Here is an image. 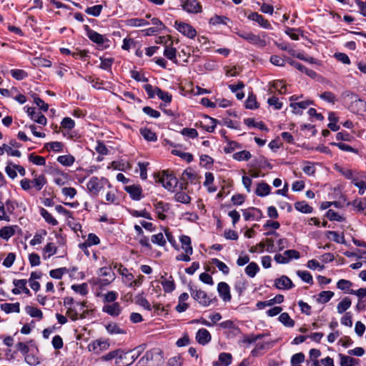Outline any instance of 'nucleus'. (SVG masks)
I'll return each mask as SVG.
<instances>
[{"mask_svg": "<svg viewBox=\"0 0 366 366\" xmlns=\"http://www.w3.org/2000/svg\"><path fill=\"white\" fill-rule=\"evenodd\" d=\"M105 187L112 188L109 180L105 177H92L87 184L86 189L89 193L92 196H98L102 190Z\"/></svg>", "mask_w": 366, "mask_h": 366, "instance_id": "1", "label": "nucleus"}, {"mask_svg": "<svg viewBox=\"0 0 366 366\" xmlns=\"http://www.w3.org/2000/svg\"><path fill=\"white\" fill-rule=\"evenodd\" d=\"M92 311L89 308L86 302H76L74 306L69 307L66 310V315L73 321H76L79 319H84Z\"/></svg>", "mask_w": 366, "mask_h": 366, "instance_id": "2", "label": "nucleus"}, {"mask_svg": "<svg viewBox=\"0 0 366 366\" xmlns=\"http://www.w3.org/2000/svg\"><path fill=\"white\" fill-rule=\"evenodd\" d=\"M156 181L161 183L168 191L174 192L177 186L178 180L172 172L162 171L156 176Z\"/></svg>", "mask_w": 366, "mask_h": 366, "instance_id": "3", "label": "nucleus"}, {"mask_svg": "<svg viewBox=\"0 0 366 366\" xmlns=\"http://www.w3.org/2000/svg\"><path fill=\"white\" fill-rule=\"evenodd\" d=\"M237 35L247 41L249 43L256 46L258 48H263L267 45V41L264 34L262 38L259 35H256L252 32H237Z\"/></svg>", "mask_w": 366, "mask_h": 366, "instance_id": "4", "label": "nucleus"}, {"mask_svg": "<svg viewBox=\"0 0 366 366\" xmlns=\"http://www.w3.org/2000/svg\"><path fill=\"white\" fill-rule=\"evenodd\" d=\"M130 353H132V352H124L123 350L118 349L103 355L101 357L100 360L102 361H110L112 360H115V363L117 365L124 366V363L122 362V360L126 359Z\"/></svg>", "mask_w": 366, "mask_h": 366, "instance_id": "5", "label": "nucleus"}, {"mask_svg": "<svg viewBox=\"0 0 366 366\" xmlns=\"http://www.w3.org/2000/svg\"><path fill=\"white\" fill-rule=\"evenodd\" d=\"M190 293L193 299L203 307H208L212 302V300L207 294L202 290H194L191 288Z\"/></svg>", "mask_w": 366, "mask_h": 366, "instance_id": "6", "label": "nucleus"}, {"mask_svg": "<svg viewBox=\"0 0 366 366\" xmlns=\"http://www.w3.org/2000/svg\"><path fill=\"white\" fill-rule=\"evenodd\" d=\"M174 26L178 31L188 38L194 39L197 35L195 29L187 23L176 21Z\"/></svg>", "mask_w": 366, "mask_h": 366, "instance_id": "7", "label": "nucleus"}, {"mask_svg": "<svg viewBox=\"0 0 366 366\" xmlns=\"http://www.w3.org/2000/svg\"><path fill=\"white\" fill-rule=\"evenodd\" d=\"M182 7L184 11L191 14H197L202 11V6L197 0H182Z\"/></svg>", "mask_w": 366, "mask_h": 366, "instance_id": "8", "label": "nucleus"}, {"mask_svg": "<svg viewBox=\"0 0 366 366\" xmlns=\"http://www.w3.org/2000/svg\"><path fill=\"white\" fill-rule=\"evenodd\" d=\"M102 312L111 317H117L122 313V307L119 302L104 304L102 307Z\"/></svg>", "mask_w": 366, "mask_h": 366, "instance_id": "9", "label": "nucleus"}, {"mask_svg": "<svg viewBox=\"0 0 366 366\" xmlns=\"http://www.w3.org/2000/svg\"><path fill=\"white\" fill-rule=\"evenodd\" d=\"M51 174L54 182L59 186H63L67 184L69 180V175L59 169H53Z\"/></svg>", "mask_w": 366, "mask_h": 366, "instance_id": "10", "label": "nucleus"}, {"mask_svg": "<svg viewBox=\"0 0 366 366\" xmlns=\"http://www.w3.org/2000/svg\"><path fill=\"white\" fill-rule=\"evenodd\" d=\"M85 30L88 38L94 43L102 45L104 42L108 41V39L104 36L90 29L89 26H85Z\"/></svg>", "mask_w": 366, "mask_h": 366, "instance_id": "11", "label": "nucleus"}, {"mask_svg": "<svg viewBox=\"0 0 366 366\" xmlns=\"http://www.w3.org/2000/svg\"><path fill=\"white\" fill-rule=\"evenodd\" d=\"M89 350L96 353H99L102 351L107 350L109 347V342L107 340H96L91 342L89 346Z\"/></svg>", "mask_w": 366, "mask_h": 366, "instance_id": "12", "label": "nucleus"}, {"mask_svg": "<svg viewBox=\"0 0 366 366\" xmlns=\"http://www.w3.org/2000/svg\"><path fill=\"white\" fill-rule=\"evenodd\" d=\"M155 213L157 217L161 220H164L167 218L165 212L169 209V204L163 202H157L154 203Z\"/></svg>", "mask_w": 366, "mask_h": 366, "instance_id": "13", "label": "nucleus"}, {"mask_svg": "<svg viewBox=\"0 0 366 366\" xmlns=\"http://www.w3.org/2000/svg\"><path fill=\"white\" fill-rule=\"evenodd\" d=\"M26 112L29 117L36 123L45 126L47 124L46 117L41 113H36L35 109L33 107H27Z\"/></svg>", "mask_w": 366, "mask_h": 366, "instance_id": "14", "label": "nucleus"}, {"mask_svg": "<svg viewBox=\"0 0 366 366\" xmlns=\"http://www.w3.org/2000/svg\"><path fill=\"white\" fill-rule=\"evenodd\" d=\"M124 189L134 200H140L142 198V189L139 185L133 184L126 186Z\"/></svg>", "mask_w": 366, "mask_h": 366, "instance_id": "15", "label": "nucleus"}, {"mask_svg": "<svg viewBox=\"0 0 366 366\" xmlns=\"http://www.w3.org/2000/svg\"><path fill=\"white\" fill-rule=\"evenodd\" d=\"M217 291L219 296L224 302H229L231 300L232 296L228 284L224 282H219L217 286Z\"/></svg>", "mask_w": 366, "mask_h": 366, "instance_id": "16", "label": "nucleus"}, {"mask_svg": "<svg viewBox=\"0 0 366 366\" xmlns=\"http://www.w3.org/2000/svg\"><path fill=\"white\" fill-rule=\"evenodd\" d=\"M274 286L279 290H289L292 288L294 285L289 277L282 275L274 280Z\"/></svg>", "mask_w": 366, "mask_h": 366, "instance_id": "17", "label": "nucleus"}, {"mask_svg": "<svg viewBox=\"0 0 366 366\" xmlns=\"http://www.w3.org/2000/svg\"><path fill=\"white\" fill-rule=\"evenodd\" d=\"M262 213L260 209L251 207L243 211V216L246 221L258 220L262 217Z\"/></svg>", "mask_w": 366, "mask_h": 366, "instance_id": "18", "label": "nucleus"}, {"mask_svg": "<svg viewBox=\"0 0 366 366\" xmlns=\"http://www.w3.org/2000/svg\"><path fill=\"white\" fill-rule=\"evenodd\" d=\"M247 18L252 21L257 22L261 27L264 29H270L271 25L269 22L264 18L263 16L259 14L257 12L250 13Z\"/></svg>", "mask_w": 366, "mask_h": 366, "instance_id": "19", "label": "nucleus"}, {"mask_svg": "<svg viewBox=\"0 0 366 366\" xmlns=\"http://www.w3.org/2000/svg\"><path fill=\"white\" fill-rule=\"evenodd\" d=\"M212 336L206 329H199L196 333V340L200 345H204L211 341Z\"/></svg>", "mask_w": 366, "mask_h": 366, "instance_id": "20", "label": "nucleus"}, {"mask_svg": "<svg viewBox=\"0 0 366 366\" xmlns=\"http://www.w3.org/2000/svg\"><path fill=\"white\" fill-rule=\"evenodd\" d=\"M287 61L293 67H295L297 69H298L299 71L306 74L307 76H309L312 78H315L317 76V74L315 71H314L311 69H307L305 66H303L302 64H301L300 63H299L295 60L288 59L287 60Z\"/></svg>", "mask_w": 366, "mask_h": 366, "instance_id": "21", "label": "nucleus"}, {"mask_svg": "<svg viewBox=\"0 0 366 366\" xmlns=\"http://www.w3.org/2000/svg\"><path fill=\"white\" fill-rule=\"evenodd\" d=\"M57 252V247L53 242H48L43 249V258L47 259Z\"/></svg>", "mask_w": 366, "mask_h": 366, "instance_id": "22", "label": "nucleus"}, {"mask_svg": "<svg viewBox=\"0 0 366 366\" xmlns=\"http://www.w3.org/2000/svg\"><path fill=\"white\" fill-rule=\"evenodd\" d=\"M271 187L266 182H262L257 184L255 193L259 197H265L270 193Z\"/></svg>", "mask_w": 366, "mask_h": 366, "instance_id": "23", "label": "nucleus"}, {"mask_svg": "<svg viewBox=\"0 0 366 366\" xmlns=\"http://www.w3.org/2000/svg\"><path fill=\"white\" fill-rule=\"evenodd\" d=\"M180 242L182 244V248L185 253L192 254L193 249L191 245V239L189 236L182 235L180 237Z\"/></svg>", "mask_w": 366, "mask_h": 366, "instance_id": "24", "label": "nucleus"}, {"mask_svg": "<svg viewBox=\"0 0 366 366\" xmlns=\"http://www.w3.org/2000/svg\"><path fill=\"white\" fill-rule=\"evenodd\" d=\"M1 309L6 313L16 312L20 311V305L19 302L16 303H3L1 305Z\"/></svg>", "mask_w": 366, "mask_h": 366, "instance_id": "25", "label": "nucleus"}, {"mask_svg": "<svg viewBox=\"0 0 366 366\" xmlns=\"http://www.w3.org/2000/svg\"><path fill=\"white\" fill-rule=\"evenodd\" d=\"M216 119L206 117L204 118V122H201L202 127L207 132H212L214 130V128L216 127Z\"/></svg>", "mask_w": 366, "mask_h": 366, "instance_id": "26", "label": "nucleus"}, {"mask_svg": "<svg viewBox=\"0 0 366 366\" xmlns=\"http://www.w3.org/2000/svg\"><path fill=\"white\" fill-rule=\"evenodd\" d=\"M5 152L13 157H20L21 155L20 151L17 149H13L11 146L4 144L2 147H0V155L1 156L4 154Z\"/></svg>", "mask_w": 366, "mask_h": 366, "instance_id": "27", "label": "nucleus"}, {"mask_svg": "<svg viewBox=\"0 0 366 366\" xmlns=\"http://www.w3.org/2000/svg\"><path fill=\"white\" fill-rule=\"evenodd\" d=\"M340 358L341 366H355L358 363V360L353 358L350 356L339 355Z\"/></svg>", "mask_w": 366, "mask_h": 366, "instance_id": "28", "label": "nucleus"}, {"mask_svg": "<svg viewBox=\"0 0 366 366\" xmlns=\"http://www.w3.org/2000/svg\"><path fill=\"white\" fill-rule=\"evenodd\" d=\"M126 24L128 26L132 27H139V26H144L147 25H149V23L143 19H139V18H133L129 19L126 21Z\"/></svg>", "mask_w": 366, "mask_h": 366, "instance_id": "29", "label": "nucleus"}, {"mask_svg": "<svg viewBox=\"0 0 366 366\" xmlns=\"http://www.w3.org/2000/svg\"><path fill=\"white\" fill-rule=\"evenodd\" d=\"M264 336V334H259V335H254L251 334L249 335H244L242 337V338L239 340L240 344H252L258 340L262 339Z\"/></svg>", "mask_w": 366, "mask_h": 366, "instance_id": "30", "label": "nucleus"}, {"mask_svg": "<svg viewBox=\"0 0 366 366\" xmlns=\"http://www.w3.org/2000/svg\"><path fill=\"white\" fill-rule=\"evenodd\" d=\"M349 204L352 205L357 212H362L366 209V199L357 198L350 202Z\"/></svg>", "mask_w": 366, "mask_h": 366, "instance_id": "31", "label": "nucleus"}, {"mask_svg": "<svg viewBox=\"0 0 366 366\" xmlns=\"http://www.w3.org/2000/svg\"><path fill=\"white\" fill-rule=\"evenodd\" d=\"M46 234H47V232L44 229H42V230L39 231V232L35 233L33 239H31V241L29 242L31 246H35L36 244H41Z\"/></svg>", "mask_w": 366, "mask_h": 366, "instance_id": "32", "label": "nucleus"}, {"mask_svg": "<svg viewBox=\"0 0 366 366\" xmlns=\"http://www.w3.org/2000/svg\"><path fill=\"white\" fill-rule=\"evenodd\" d=\"M40 214L48 224L52 226L58 224L57 220L44 208H41Z\"/></svg>", "mask_w": 366, "mask_h": 366, "instance_id": "33", "label": "nucleus"}, {"mask_svg": "<svg viewBox=\"0 0 366 366\" xmlns=\"http://www.w3.org/2000/svg\"><path fill=\"white\" fill-rule=\"evenodd\" d=\"M259 271V267L256 262H252L245 268V273L249 277H254Z\"/></svg>", "mask_w": 366, "mask_h": 366, "instance_id": "34", "label": "nucleus"}, {"mask_svg": "<svg viewBox=\"0 0 366 366\" xmlns=\"http://www.w3.org/2000/svg\"><path fill=\"white\" fill-rule=\"evenodd\" d=\"M352 302L349 297L343 298L337 305V310L338 313L345 312L351 306Z\"/></svg>", "mask_w": 366, "mask_h": 366, "instance_id": "35", "label": "nucleus"}, {"mask_svg": "<svg viewBox=\"0 0 366 366\" xmlns=\"http://www.w3.org/2000/svg\"><path fill=\"white\" fill-rule=\"evenodd\" d=\"M310 101H304L300 102H291L290 107L293 109L295 113H300V109H306L309 105L312 104Z\"/></svg>", "mask_w": 366, "mask_h": 366, "instance_id": "36", "label": "nucleus"}, {"mask_svg": "<svg viewBox=\"0 0 366 366\" xmlns=\"http://www.w3.org/2000/svg\"><path fill=\"white\" fill-rule=\"evenodd\" d=\"M135 303L148 311L152 310L150 303L143 295H139L135 297Z\"/></svg>", "mask_w": 366, "mask_h": 366, "instance_id": "37", "label": "nucleus"}, {"mask_svg": "<svg viewBox=\"0 0 366 366\" xmlns=\"http://www.w3.org/2000/svg\"><path fill=\"white\" fill-rule=\"evenodd\" d=\"M103 302L107 304H112L117 302L116 300L118 298V294L115 291H109L102 295Z\"/></svg>", "mask_w": 366, "mask_h": 366, "instance_id": "38", "label": "nucleus"}, {"mask_svg": "<svg viewBox=\"0 0 366 366\" xmlns=\"http://www.w3.org/2000/svg\"><path fill=\"white\" fill-rule=\"evenodd\" d=\"M25 310L26 313L32 317H36L39 320H41L43 318L42 312L37 307L32 306H26L25 307Z\"/></svg>", "mask_w": 366, "mask_h": 366, "instance_id": "39", "label": "nucleus"}, {"mask_svg": "<svg viewBox=\"0 0 366 366\" xmlns=\"http://www.w3.org/2000/svg\"><path fill=\"white\" fill-rule=\"evenodd\" d=\"M295 208L302 213L308 214L312 212V207L305 201L296 202L295 204Z\"/></svg>", "mask_w": 366, "mask_h": 366, "instance_id": "40", "label": "nucleus"}, {"mask_svg": "<svg viewBox=\"0 0 366 366\" xmlns=\"http://www.w3.org/2000/svg\"><path fill=\"white\" fill-rule=\"evenodd\" d=\"M142 137L147 141L155 142L157 139L156 134L150 129L144 128L140 130Z\"/></svg>", "mask_w": 366, "mask_h": 366, "instance_id": "41", "label": "nucleus"}, {"mask_svg": "<svg viewBox=\"0 0 366 366\" xmlns=\"http://www.w3.org/2000/svg\"><path fill=\"white\" fill-rule=\"evenodd\" d=\"M57 161L64 166L69 167L74 164L75 159L72 155L70 154L61 155L57 158Z\"/></svg>", "mask_w": 366, "mask_h": 366, "instance_id": "42", "label": "nucleus"}, {"mask_svg": "<svg viewBox=\"0 0 366 366\" xmlns=\"http://www.w3.org/2000/svg\"><path fill=\"white\" fill-rule=\"evenodd\" d=\"M177 49L172 46H166L164 51V55L169 60L174 63L177 62Z\"/></svg>", "mask_w": 366, "mask_h": 366, "instance_id": "43", "label": "nucleus"}, {"mask_svg": "<svg viewBox=\"0 0 366 366\" xmlns=\"http://www.w3.org/2000/svg\"><path fill=\"white\" fill-rule=\"evenodd\" d=\"M352 182L359 189V194H363L366 190V182L359 177H355Z\"/></svg>", "mask_w": 366, "mask_h": 366, "instance_id": "44", "label": "nucleus"}, {"mask_svg": "<svg viewBox=\"0 0 366 366\" xmlns=\"http://www.w3.org/2000/svg\"><path fill=\"white\" fill-rule=\"evenodd\" d=\"M278 319L286 327H292L295 325V321L291 319L287 312L280 314Z\"/></svg>", "mask_w": 366, "mask_h": 366, "instance_id": "45", "label": "nucleus"}, {"mask_svg": "<svg viewBox=\"0 0 366 366\" xmlns=\"http://www.w3.org/2000/svg\"><path fill=\"white\" fill-rule=\"evenodd\" d=\"M105 199L107 204H113L114 205H119V202L116 192L113 189L108 191L105 195Z\"/></svg>", "mask_w": 366, "mask_h": 366, "instance_id": "46", "label": "nucleus"}, {"mask_svg": "<svg viewBox=\"0 0 366 366\" xmlns=\"http://www.w3.org/2000/svg\"><path fill=\"white\" fill-rule=\"evenodd\" d=\"M334 296L332 291H322L318 295L317 302L322 304L329 302Z\"/></svg>", "mask_w": 366, "mask_h": 366, "instance_id": "47", "label": "nucleus"}, {"mask_svg": "<svg viewBox=\"0 0 366 366\" xmlns=\"http://www.w3.org/2000/svg\"><path fill=\"white\" fill-rule=\"evenodd\" d=\"M46 183V179L44 175H39L35 177L31 184L37 190H41L44 185Z\"/></svg>", "mask_w": 366, "mask_h": 366, "instance_id": "48", "label": "nucleus"}, {"mask_svg": "<svg viewBox=\"0 0 366 366\" xmlns=\"http://www.w3.org/2000/svg\"><path fill=\"white\" fill-rule=\"evenodd\" d=\"M63 144L60 142H48L44 145V148L47 150H52L58 152L63 150Z\"/></svg>", "mask_w": 366, "mask_h": 366, "instance_id": "49", "label": "nucleus"}, {"mask_svg": "<svg viewBox=\"0 0 366 366\" xmlns=\"http://www.w3.org/2000/svg\"><path fill=\"white\" fill-rule=\"evenodd\" d=\"M352 285V283L347 280H340L337 283V287L342 291L349 294V292L351 290L350 287Z\"/></svg>", "mask_w": 366, "mask_h": 366, "instance_id": "50", "label": "nucleus"}, {"mask_svg": "<svg viewBox=\"0 0 366 366\" xmlns=\"http://www.w3.org/2000/svg\"><path fill=\"white\" fill-rule=\"evenodd\" d=\"M212 263L214 264L219 271H221L224 274H228L229 272V269L226 264L223 262L219 260L217 258H213L212 259Z\"/></svg>", "mask_w": 366, "mask_h": 366, "instance_id": "51", "label": "nucleus"}, {"mask_svg": "<svg viewBox=\"0 0 366 366\" xmlns=\"http://www.w3.org/2000/svg\"><path fill=\"white\" fill-rule=\"evenodd\" d=\"M107 331L111 335L124 334L125 331L116 323H110L106 327Z\"/></svg>", "mask_w": 366, "mask_h": 366, "instance_id": "52", "label": "nucleus"}, {"mask_svg": "<svg viewBox=\"0 0 366 366\" xmlns=\"http://www.w3.org/2000/svg\"><path fill=\"white\" fill-rule=\"evenodd\" d=\"M157 96L166 103H169L172 101V95L166 92L162 91L159 87L155 89Z\"/></svg>", "mask_w": 366, "mask_h": 366, "instance_id": "53", "label": "nucleus"}, {"mask_svg": "<svg viewBox=\"0 0 366 366\" xmlns=\"http://www.w3.org/2000/svg\"><path fill=\"white\" fill-rule=\"evenodd\" d=\"M15 233V231L11 227H4L0 229V237L4 239H9Z\"/></svg>", "mask_w": 366, "mask_h": 366, "instance_id": "54", "label": "nucleus"}, {"mask_svg": "<svg viewBox=\"0 0 366 366\" xmlns=\"http://www.w3.org/2000/svg\"><path fill=\"white\" fill-rule=\"evenodd\" d=\"M29 160L33 164L39 166H43L46 164V159L44 157L36 155L34 153L29 154Z\"/></svg>", "mask_w": 366, "mask_h": 366, "instance_id": "55", "label": "nucleus"}, {"mask_svg": "<svg viewBox=\"0 0 366 366\" xmlns=\"http://www.w3.org/2000/svg\"><path fill=\"white\" fill-rule=\"evenodd\" d=\"M327 237L329 239H332L334 242L337 243H345V237L343 235L339 234L337 232L335 231H328L327 232Z\"/></svg>", "mask_w": 366, "mask_h": 366, "instance_id": "56", "label": "nucleus"}, {"mask_svg": "<svg viewBox=\"0 0 366 366\" xmlns=\"http://www.w3.org/2000/svg\"><path fill=\"white\" fill-rule=\"evenodd\" d=\"M171 280H164L162 281V285L165 292H172L175 289V284L172 277Z\"/></svg>", "mask_w": 366, "mask_h": 366, "instance_id": "57", "label": "nucleus"}, {"mask_svg": "<svg viewBox=\"0 0 366 366\" xmlns=\"http://www.w3.org/2000/svg\"><path fill=\"white\" fill-rule=\"evenodd\" d=\"M232 356L230 353L222 352L219 355V361L224 366H229L232 363Z\"/></svg>", "mask_w": 366, "mask_h": 366, "instance_id": "58", "label": "nucleus"}, {"mask_svg": "<svg viewBox=\"0 0 366 366\" xmlns=\"http://www.w3.org/2000/svg\"><path fill=\"white\" fill-rule=\"evenodd\" d=\"M259 105L257 102L256 97L253 94L248 96L245 102V107L249 109H254L258 108Z\"/></svg>", "mask_w": 366, "mask_h": 366, "instance_id": "59", "label": "nucleus"}, {"mask_svg": "<svg viewBox=\"0 0 366 366\" xmlns=\"http://www.w3.org/2000/svg\"><path fill=\"white\" fill-rule=\"evenodd\" d=\"M174 198L176 201L183 204H189L191 201V197L184 192H177Z\"/></svg>", "mask_w": 366, "mask_h": 366, "instance_id": "60", "label": "nucleus"}, {"mask_svg": "<svg viewBox=\"0 0 366 366\" xmlns=\"http://www.w3.org/2000/svg\"><path fill=\"white\" fill-rule=\"evenodd\" d=\"M233 157L238 161L248 160L251 157V154L249 151L243 150L234 154Z\"/></svg>", "mask_w": 366, "mask_h": 366, "instance_id": "61", "label": "nucleus"}, {"mask_svg": "<svg viewBox=\"0 0 366 366\" xmlns=\"http://www.w3.org/2000/svg\"><path fill=\"white\" fill-rule=\"evenodd\" d=\"M151 241L152 243L158 244L159 246H164L166 244V240L162 233H158L151 237Z\"/></svg>", "mask_w": 366, "mask_h": 366, "instance_id": "62", "label": "nucleus"}, {"mask_svg": "<svg viewBox=\"0 0 366 366\" xmlns=\"http://www.w3.org/2000/svg\"><path fill=\"white\" fill-rule=\"evenodd\" d=\"M297 274L305 282L309 284L313 283L312 276L307 271L298 270Z\"/></svg>", "mask_w": 366, "mask_h": 366, "instance_id": "63", "label": "nucleus"}, {"mask_svg": "<svg viewBox=\"0 0 366 366\" xmlns=\"http://www.w3.org/2000/svg\"><path fill=\"white\" fill-rule=\"evenodd\" d=\"M71 289L76 293L85 295L88 292L87 285L85 283L81 285H73Z\"/></svg>", "mask_w": 366, "mask_h": 366, "instance_id": "64", "label": "nucleus"}]
</instances>
